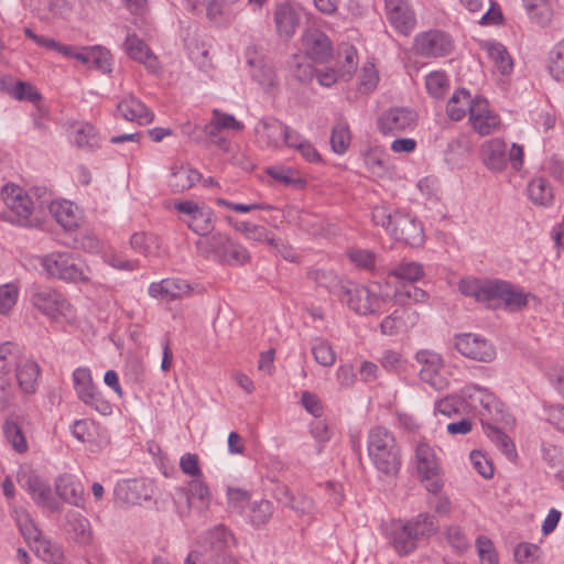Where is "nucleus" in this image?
<instances>
[{"label": "nucleus", "instance_id": "nucleus-43", "mask_svg": "<svg viewBox=\"0 0 564 564\" xmlns=\"http://www.w3.org/2000/svg\"><path fill=\"white\" fill-rule=\"evenodd\" d=\"M73 381L77 395L82 401L91 398V394L97 392L88 368L79 367L75 369L73 372Z\"/></svg>", "mask_w": 564, "mask_h": 564}, {"label": "nucleus", "instance_id": "nucleus-39", "mask_svg": "<svg viewBox=\"0 0 564 564\" xmlns=\"http://www.w3.org/2000/svg\"><path fill=\"white\" fill-rule=\"evenodd\" d=\"M528 195L535 205L540 206H549L553 200L552 188L543 177H535L529 183Z\"/></svg>", "mask_w": 564, "mask_h": 564}, {"label": "nucleus", "instance_id": "nucleus-27", "mask_svg": "<svg viewBox=\"0 0 564 564\" xmlns=\"http://www.w3.org/2000/svg\"><path fill=\"white\" fill-rule=\"evenodd\" d=\"M475 105V98H471L468 90L465 88L457 89L449 98L446 111L452 120H462L467 111L470 113V108Z\"/></svg>", "mask_w": 564, "mask_h": 564}, {"label": "nucleus", "instance_id": "nucleus-45", "mask_svg": "<svg viewBox=\"0 0 564 564\" xmlns=\"http://www.w3.org/2000/svg\"><path fill=\"white\" fill-rule=\"evenodd\" d=\"M288 66L293 76L301 83H308L313 79L315 70L305 56L294 54L288 61Z\"/></svg>", "mask_w": 564, "mask_h": 564}, {"label": "nucleus", "instance_id": "nucleus-37", "mask_svg": "<svg viewBox=\"0 0 564 564\" xmlns=\"http://www.w3.org/2000/svg\"><path fill=\"white\" fill-rule=\"evenodd\" d=\"M417 539L413 535L411 529H408L406 523L391 533V542L394 550L400 555H406L416 547Z\"/></svg>", "mask_w": 564, "mask_h": 564}, {"label": "nucleus", "instance_id": "nucleus-15", "mask_svg": "<svg viewBox=\"0 0 564 564\" xmlns=\"http://www.w3.org/2000/svg\"><path fill=\"white\" fill-rule=\"evenodd\" d=\"M22 486L31 495L32 499L42 507L56 511L59 503L52 496L50 486L37 475L33 473L25 474L22 479Z\"/></svg>", "mask_w": 564, "mask_h": 564}, {"label": "nucleus", "instance_id": "nucleus-38", "mask_svg": "<svg viewBox=\"0 0 564 564\" xmlns=\"http://www.w3.org/2000/svg\"><path fill=\"white\" fill-rule=\"evenodd\" d=\"M530 19L540 26H546L552 18L549 0H522Z\"/></svg>", "mask_w": 564, "mask_h": 564}, {"label": "nucleus", "instance_id": "nucleus-48", "mask_svg": "<svg viewBox=\"0 0 564 564\" xmlns=\"http://www.w3.org/2000/svg\"><path fill=\"white\" fill-rule=\"evenodd\" d=\"M273 514V506L269 500L254 501L250 506V523L259 529L265 525Z\"/></svg>", "mask_w": 564, "mask_h": 564}, {"label": "nucleus", "instance_id": "nucleus-49", "mask_svg": "<svg viewBox=\"0 0 564 564\" xmlns=\"http://www.w3.org/2000/svg\"><path fill=\"white\" fill-rule=\"evenodd\" d=\"M547 69L555 80L564 82V39L551 50Z\"/></svg>", "mask_w": 564, "mask_h": 564}, {"label": "nucleus", "instance_id": "nucleus-41", "mask_svg": "<svg viewBox=\"0 0 564 564\" xmlns=\"http://www.w3.org/2000/svg\"><path fill=\"white\" fill-rule=\"evenodd\" d=\"M405 316L409 317V311L405 307L394 310L386 316L380 323V332L382 335L394 336L402 329L406 328Z\"/></svg>", "mask_w": 564, "mask_h": 564}, {"label": "nucleus", "instance_id": "nucleus-52", "mask_svg": "<svg viewBox=\"0 0 564 564\" xmlns=\"http://www.w3.org/2000/svg\"><path fill=\"white\" fill-rule=\"evenodd\" d=\"M228 221L230 225L239 232L243 234L248 239L254 241H268V230L265 227L260 225H254L248 221H232L229 217Z\"/></svg>", "mask_w": 564, "mask_h": 564}, {"label": "nucleus", "instance_id": "nucleus-1", "mask_svg": "<svg viewBox=\"0 0 564 564\" xmlns=\"http://www.w3.org/2000/svg\"><path fill=\"white\" fill-rule=\"evenodd\" d=\"M458 290L487 308H506L510 312L525 308L529 296H532L511 282L500 279H462Z\"/></svg>", "mask_w": 564, "mask_h": 564}, {"label": "nucleus", "instance_id": "nucleus-29", "mask_svg": "<svg viewBox=\"0 0 564 564\" xmlns=\"http://www.w3.org/2000/svg\"><path fill=\"white\" fill-rule=\"evenodd\" d=\"M202 177V174L193 169L185 166L172 167L170 186L173 192L182 193L189 189Z\"/></svg>", "mask_w": 564, "mask_h": 564}, {"label": "nucleus", "instance_id": "nucleus-13", "mask_svg": "<svg viewBox=\"0 0 564 564\" xmlns=\"http://www.w3.org/2000/svg\"><path fill=\"white\" fill-rule=\"evenodd\" d=\"M302 46L305 57L315 63H326L333 56V44L321 30L307 29L302 35Z\"/></svg>", "mask_w": 564, "mask_h": 564}, {"label": "nucleus", "instance_id": "nucleus-9", "mask_svg": "<svg viewBox=\"0 0 564 564\" xmlns=\"http://www.w3.org/2000/svg\"><path fill=\"white\" fill-rule=\"evenodd\" d=\"M419 116L406 107H392L378 119V129L383 134H398L416 127Z\"/></svg>", "mask_w": 564, "mask_h": 564}, {"label": "nucleus", "instance_id": "nucleus-11", "mask_svg": "<svg viewBox=\"0 0 564 564\" xmlns=\"http://www.w3.org/2000/svg\"><path fill=\"white\" fill-rule=\"evenodd\" d=\"M415 50L425 57H441L453 51V41L442 31H427L415 37Z\"/></svg>", "mask_w": 564, "mask_h": 564}, {"label": "nucleus", "instance_id": "nucleus-19", "mask_svg": "<svg viewBox=\"0 0 564 564\" xmlns=\"http://www.w3.org/2000/svg\"><path fill=\"white\" fill-rule=\"evenodd\" d=\"M123 46L127 54L132 59L142 63L152 74H156L160 70V64L156 56L135 34L128 35Z\"/></svg>", "mask_w": 564, "mask_h": 564}, {"label": "nucleus", "instance_id": "nucleus-10", "mask_svg": "<svg viewBox=\"0 0 564 564\" xmlns=\"http://www.w3.org/2000/svg\"><path fill=\"white\" fill-rule=\"evenodd\" d=\"M455 347L463 356L481 362H490L496 357L494 345L471 333L456 335Z\"/></svg>", "mask_w": 564, "mask_h": 564}, {"label": "nucleus", "instance_id": "nucleus-54", "mask_svg": "<svg viewBox=\"0 0 564 564\" xmlns=\"http://www.w3.org/2000/svg\"><path fill=\"white\" fill-rule=\"evenodd\" d=\"M350 144V131L346 123H337L333 127L330 145L334 152L343 154Z\"/></svg>", "mask_w": 564, "mask_h": 564}, {"label": "nucleus", "instance_id": "nucleus-34", "mask_svg": "<svg viewBox=\"0 0 564 564\" xmlns=\"http://www.w3.org/2000/svg\"><path fill=\"white\" fill-rule=\"evenodd\" d=\"M484 47L502 75H507L512 72L513 62L505 45L498 42H486Z\"/></svg>", "mask_w": 564, "mask_h": 564}, {"label": "nucleus", "instance_id": "nucleus-30", "mask_svg": "<svg viewBox=\"0 0 564 564\" xmlns=\"http://www.w3.org/2000/svg\"><path fill=\"white\" fill-rule=\"evenodd\" d=\"M310 278L319 286L326 289L335 296L343 297V293H347L346 284L333 271L314 270L310 272Z\"/></svg>", "mask_w": 564, "mask_h": 564}, {"label": "nucleus", "instance_id": "nucleus-28", "mask_svg": "<svg viewBox=\"0 0 564 564\" xmlns=\"http://www.w3.org/2000/svg\"><path fill=\"white\" fill-rule=\"evenodd\" d=\"M416 361L422 366L420 369V378L434 384V377L442 367V358L438 354L431 350H420L415 355Z\"/></svg>", "mask_w": 564, "mask_h": 564}, {"label": "nucleus", "instance_id": "nucleus-3", "mask_svg": "<svg viewBox=\"0 0 564 564\" xmlns=\"http://www.w3.org/2000/svg\"><path fill=\"white\" fill-rule=\"evenodd\" d=\"M368 456L375 468L382 475L395 477L402 465L401 448L391 431L375 426L368 432Z\"/></svg>", "mask_w": 564, "mask_h": 564}, {"label": "nucleus", "instance_id": "nucleus-17", "mask_svg": "<svg viewBox=\"0 0 564 564\" xmlns=\"http://www.w3.org/2000/svg\"><path fill=\"white\" fill-rule=\"evenodd\" d=\"M469 120L473 128L480 135H488L500 123L497 115L488 109V102L482 97H475V105L470 108Z\"/></svg>", "mask_w": 564, "mask_h": 564}, {"label": "nucleus", "instance_id": "nucleus-6", "mask_svg": "<svg viewBox=\"0 0 564 564\" xmlns=\"http://www.w3.org/2000/svg\"><path fill=\"white\" fill-rule=\"evenodd\" d=\"M29 296L32 305L36 310L53 318L58 315H64L69 307L67 300L56 289L50 285L32 284L29 290Z\"/></svg>", "mask_w": 564, "mask_h": 564}, {"label": "nucleus", "instance_id": "nucleus-23", "mask_svg": "<svg viewBox=\"0 0 564 564\" xmlns=\"http://www.w3.org/2000/svg\"><path fill=\"white\" fill-rule=\"evenodd\" d=\"M482 160L485 165L495 172L503 171L507 166V144L500 139H492L482 145Z\"/></svg>", "mask_w": 564, "mask_h": 564}, {"label": "nucleus", "instance_id": "nucleus-63", "mask_svg": "<svg viewBox=\"0 0 564 564\" xmlns=\"http://www.w3.org/2000/svg\"><path fill=\"white\" fill-rule=\"evenodd\" d=\"M470 462L478 474L485 479H490L494 476V467L480 451H473L470 453Z\"/></svg>", "mask_w": 564, "mask_h": 564}, {"label": "nucleus", "instance_id": "nucleus-51", "mask_svg": "<svg viewBox=\"0 0 564 564\" xmlns=\"http://www.w3.org/2000/svg\"><path fill=\"white\" fill-rule=\"evenodd\" d=\"M74 142L78 148L94 149L99 147V137L96 128L88 122L83 123L76 130Z\"/></svg>", "mask_w": 564, "mask_h": 564}, {"label": "nucleus", "instance_id": "nucleus-58", "mask_svg": "<svg viewBox=\"0 0 564 564\" xmlns=\"http://www.w3.org/2000/svg\"><path fill=\"white\" fill-rule=\"evenodd\" d=\"M22 356L18 346L11 341H6L0 345V372H9L10 365L15 364L17 359Z\"/></svg>", "mask_w": 564, "mask_h": 564}, {"label": "nucleus", "instance_id": "nucleus-24", "mask_svg": "<svg viewBox=\"0 0 564 564\" xmlns=\"http://www.w3.org/2000/svg\"><path fill=\"white\" fill-rule=\"evenodd\" d=\"M300 14L290 4H281L275 9L274 22L281 37L291 39L300 25Z\"/></svg>", "mask_w": 564, "mask_h": 564}, {"label": "nucleus", "instance_id": "nucleus-40", "mask_svg": "<svg viewBox=\"0 0 564 564\" xmlns=\"http://www.w3.org/2000/svg\"><path fill=\"white\" fill-rule=\"evenodd\" d=\"M32 550L42 561L48 564H61L64 560L61 546L45 538L37 540L36 545H32Z\"/></svg>", "mask_w": 564, "mask_h": 564}, {"label": "nucleus", "instance_id": "nucleus-47", "mask_svg": "<svg viewBox=\"0 0 564 564\" xmlns=\"http://www.w3.org/2000/svg\"><path fill=\"white\" fill-rule=\"evenodd\" d=\"M3 434L7 441L18 453H24L28 449V443L22 427L13 420H7L3 424Z\"/></svg>", "mask_w": 564, "mask_h": 564}, {"label": "nucleus", "instance_id": "nucleus-35", "mask_svg": "<svg viewBox=\"0 0 564 564\" xmlns=\"http://www.w3.org/2000/svg\"><path fill=\"white\" fill-rule=\"evenodd\" d=\"M484 427L488 437L506 455V457L509 460H516L518 455L513 441L505 432L491 424H486Z\"/></svg>", "mask_w": 564, "mask_h": 564}, {"label": "nucleus", "instance_id": "nucleus-18", "mask_svg": "<svg viewBox=\"0 0 564 564\" xmlns=\"http://www.w3.org/2000/svg\"><path fill=\"white\" fill-rule=\"evenodd\" d=\"M40 375L41 367L34 359L23 355L17 359L15 377L20 389L25 394L35 393Z\"/></svg>", "mask_w": 564, "mask_h": 564}, {"label": "nucleus", "instance_id": "nucleus-33", "mask_svg": "<svg viewBox=\"0 0 564 564\" xmlns=\"http://www.w3.org/2000/svg\"><path fill=\"white\" fill-rule=\"evenodd\" d=\"M251 260L249 251L239 242L229 238L218 263L228 265H245Z\"/></svg>", "mask_w": 564, "mask_h": 564}, {"label": "nucleus", "instance_id": "nucleus-32", "mask_svg": "<svg viewBox=\"0 0 564 564\" xmlns=\"http://www.w3.org/2000/svg\"><path fill=\"white\" fill-rule=\"evenodd\" d=\"M286 127L274 118L261 119L256 126V132L258 134L263 133L269 147H278L280 141L283 140Z\"/></svg>", "mask_w": 564, "mask_h": 564}, {"label": "nucleus", "instance_id": "nucleus-5", "mask_svg": "<svg viewBox=\"0 0 564 564\" xmlns=\"http://www.w3.org/2000/svg\"><path fill=\"white\" fill-rule=\"evenodd\" d=\"M1 195L7 209L1 212L0 218L14 225L31 227L33 225L31 220L33 203L23 193V189L18 185L7 184L2 188Z\"/></svg>", "mask_w": 564, "mask_h": 564}, {"label": "nucleus", "instance_id": "nucleus-7", "mask_svg": "<svg viewBox=\"0 0 564 564\" xmlns=\"http://www.w3.org/2000/svg\"><path fill=\"white\" fill-rule=\"evenodd\" d=\"M417 473L425 489L431 494H440L444 487L435 454L427 444H419L415 451Z\"/></svg>", "mask_w": 564, "mask_h": 564}, {"label": "nucleus", "instance_id": "nucleus-31", "mask_svg": "<svg viewBox=\"0 0 564 564\" xmlns=\"http://www.w3.org/2000/svg\"><path fill=\"white\" fill-rule=\"evenodd\" d=\"M7 95L19 101H30L36 106L42 100V95L33 84L23 80H15L12 76Z\"/></svg>", "mask_w": 564, "mask_h": 564}, {"label": "nucleus", "instance_id": "nucleus-36", "mask_svg": "<svg viewBox=\"0 0 564 564\" xmlns=\"http://www.w3.org/2000/svg\"><path fill=\"white\" fill-rule=\"evenodd\" d=\"M408 529H411L413 535L419 540L421 536H430L438 529V522L435 516L430 513H420L406 522Z\"/></svg>", "mask_w": 564, "mask_h": 564}, {"label": "nucleus", "instance_id": "nucleus-46", "mask_svg": "<svg viewBox=\"0 0 564 564\" xmlns=\"http://www.w3.org/2000/svg\"><path fill=\"white\" fill-rule=\"evenodd\" d=\"M213 217L212 209L199 208L188 221V228L204 238L214 229Z\"/></svg>", "mask_w": 564, "mask_h": 564}, {"label": "nucleus", "instance_id": "nucleus-57", "mask_svg": "<svg viewBox=\"0 0 564 564\" xmlns=\"http://www.w3.org/2000/svg\"><path fill=\"white\" fill-rule=\"evenodd\" d=\"M464 403H466V401L463 399V395H449L436 402L435 410L438 413L451 417L452 415L460 413Z\"/></svg>", "mask_w": 564, "mask_h": 564}, {"label": "nucleus", "instance_id": "nucleus-14", "mask_svg": "<svg viewBox=\"0 0 564 564\" xmlns=\"http://www.w3.org/2000/svg\"><path fill=\"white\" fill-rule=\"evenodd\" d=\"M116 498L129 505H140L151 499L152 487L145 479H129L118 482L115 488Z\"/></svg>", "mask_w": 564, "mask_h": 564}, {"label": "nucleus", "instance_id": "nucleus-22", "mask_svg": "<svg viewBox=\"0 0 564 564\" xmlns=\"http://www.w3.org/2000/svg\"><path fill=\"white\" fill-rule=\"evenodd\" d=\"M56 494L66 502L76 507L84 502V487L69 474L61 475L55 481Z\"/></svg>", "mask_w": 564, "mask_h": 564}, {"label": "nucleus", "instance_id": "nucleus-42", "mask_svg": "<svg viewBox=\"0 0 564 564\" xmlns=\"http://www.w3.org/2000/svg\"><path fill=\"white\" fill-rule=\"evenodd\" d=\"M217 129H232L240 131L243 129V124L236 120L232 115L224 113L218 109L213 110V119L204 128L206 134L215 135Z\"/></svg>", "mask_w": 564, "mask_h": 564}, {"label": "nucleus", "instance_id": "nucleus-26", "mask_svg": "<svg viewBox=\"0 0 564 564\" xmlns=\"http://www.w3.org/2000/svg\"><path fill=\"white\" fill-rule=\"evenodd\" d=\"M229 238V236L220 232H216L210 236L208 235L196 241L197 251L204 258L213 259L214 261L218 262Z\"/></svg>", "mask_w": 564, "mask_h": 564}, {"label": "nucleus", "instance_id": "nucleus-4", "mask_svg": "<svg viewBox=\"0 0 564 564\" xmlns=\"http://www.w3.org/2000/svg\"><path fill=\"white\" fill-rule=\"evenodd\" d=\"M41 263L45 272L52 278L70 283H86L89 281V269L78 253L52 252L43 257Z\"/></svg>", "mask_w": 564, "mask_h": 564}, {"label": "nucleus", "instance_id": "nucleus-56", "mask_svg": "<svg viewBox=\"0 0 564 564\" xmlns=\"http://www.w3.org/2000/svg\"><path fill=\"white\" fill-rule=\"evenodd\" d=\"M130 245L135 251L144 256L153 253V250L159 248L158 239L145 232L133 234L130 239Z\"/></svg>", "mask_w": 564, "mask_h": 564}, {"label": "nucleus", "instance_id": "nucleus-44", "mask_svg": "<svg viewBox=\"0 0 564 564\" xmlns=\"http://www.w3.org/2000/svg\"><path fill=\"white\" fill-rule=\"evenodd\" d=\"M390 275L409 283L419 281L423 275V267L415 261H401L390 271Z\"/></svg>", "mask_w": 564, "mask_h": 564}, {"label": "nucleus", "instance_id": "nucleus-16", "mask_svg": "<svg viewBox=\"0 0 564 564\" xmlns=\"http://www.w3.org/2000/svg\"><path fill=\"white\" fill-rule=\"evenodd\" d=\"M463 399L470 406L477 409L480 405L486 414L492 415L494 413L500 414L502 412V404L497 398L487 389L471 384L462 389ZM485 415V413H481Z\"/></svg>", "mask_w": 564, "mask_h": 564}, {"label": "nucleus", "instance_id": "nucleus-21", "mask_svg": "<svg viewBox=\"0 0 564 564\" xmlns=\"http://www.w3.org/2000/svg\"><path fill=\"white\" fill-rule=\"evenodd\" d=\"M118 113L128 121H135L141 126L149 124L154 119V113L138 98L129 96L117 106Z\"/></svg>", "mask_w": 564, "mask_h": 564}, {"label": "nucleus", "instance_id": "nucleus-2", "mask_svg": "<svg viewBox=\"0 0 564 564\" xmlns=\"http://www.w3.org/2000/svg\"><path fill=\"white\" fill-rule=\"evenodd\" d=\"M371 218L375 225L381 226L397 241L416 248L423 245L425 235L422 223L412 214L387 206L372 208Z\"/></svg>", "mask_w": 564, "mask_h": 564}, {"label": "nucleus", "instance_id": "nucleus-55", "mask_svg": "<svg viewBox=\"0 0 564 564\" xmlns=\"http://www.w3.org/2000/svg\"><path fill=\"white\" fill-rule=\"evenodd\" d=\"M349 260L358 268L371 271L376 267V254L373 251L360 248H350L347 251Z\"/></svg>", "mask_w": 564, "mask_h": 564}, {"label": "nucleus", "instance_id": "nucleus-12", "mask_svg": "<svg viewBox=\"0 0 564 564\" xmlns=\"http://www.w3.org/2000/svg\"><path fill=\"white\" fill-rule=\"evenodd\" d=\"M386 14L394 30L409 35L415 29L416 18L408 0H384Z\"/></svg>", "mask_w": 564, "mask_h": 564}, {"label": "nucleus", "instance_id": "nucleus-20", "mask_svg": "<svg viewBox=\"0 0 564 564\" xmlns=\"http://www.w3.org/2000/svg\"><path fill=\"white\" fill-rule=\"evenodd\" d=\"M275 498L301 517L311 516L315 509L314 500L311 497L303 492H292L286 486L275 489Z\"/></svg>", "mask_w": 564, "mask_h": 564}, {"label": "nucleus", "instance_id": "nucleus-50", "mask_svg": "<svg viewBox=\"0 0 564 564\" xmlns=\"http://www.w3.org/2000/svg\"><path fill=\"white\" fill-rule=\"evenodd\" d=\"M231 534L224 525H217L208 530L204 535V544L214 551H221L229 545Z\"/></svg>", "mask_w": 564, "mask_h": 564}, {"label": "nucleus", "instance_id": "nucleus-64", "mask_svg": "<svg viewBox=\"0 0 564 564\" xmlns=\"http://www.w3.org/2000/svg\"><path fill=\"white\" fill-rule=\"evenodd\" d=\"M540 547L536 544L522 542L519 543L513 552L514 560L518 563L533 562L538 557Z\"/></svg>", "mask_w": 564, "mask_h": 564}, {"label": "nucleus", "instance_id": "nucleus-60", "mask_svg": "<svg viewBox=\"0 0 564 564\" xmlns=\"http://www.w3.org/2000/svg\"><path fill=\"white\" fill-rule=\"evenodd\" d=\"M446 540L457 553H464L469 547V541L462 529L457 525H451L446 530Z\"/></svg>", "mask_w": 564, "mask_h": 564}, {"label": "nucleus", "instance_id": "nucleus-61", "mask_svg": "<svg viewBox=\"0 0 564 564\" xmlns=\"http://www.w3.org/2000/svg\"><path fill=\"white\" fill-rule=\"evenodd\" d=\"M476 546L482 564H498V556L494 543L486 536H478Z\"/></svg>", "mask_w": 564, "mask_h": 564}, {"label": "nucleus", "instance_id": "nucleus-59", "mask_svg": "<svg viewBox=\"0 0 564 564\" xmlns=\"http://www.w3.org/2000/svg\"><path fill=\"white\" fill-rule=\"evenodd\" d=\"M425 85L431 96L440 98L445 94L448 80L444 73L435 72L426 77Z\"/></svg>", "mask_w": 564, "mask_h": 564}, {"label": "nucleus", "instance_id": "nucleus-53", "mask_svg": "<svg viewBox=\"0 0 564 564\" xmlns=\"http://www.w3.org/2000/svg\"><path fill=\"white\" fill-rule=\"evenodd\" d=\"M312 354L317 364L330 367L336 361V354L332 345L324 339H316L312 346Z\"/></svg>", "mask_w": 564, "mask_h": 564}, {"label": "nucleus", "instance_id": "nucleus-25", "mask_svg": "<svg viewBox=\"0 0 564 564\" xmlns=\"http://www.w3.org/2000/svg\"><path fill=\"white\" fill-rule=\"evenodd\" d=\"M48 208L55 220L66 230H73L79 226L77 207L72 202L54 200L50 203Z\"/></svg>", "mask_w": 564, "mask_h": 564}, {"label": "nucleus", "instance_id": "nucleus-8", "mask_svg": "<svg viewBox=\"0 0 564 564\" xmlns=\"http://www.w3.org/2000/svg\"><path fill=\"white\" fill-rule=\"evenodd\" d=\"M346 291L347 293H343V297L339 299L360 315L377 314L381 310L382 303H384V300L362 285L348 282Z\"/></svg>", "mask_w": 564, "mask_h": 564}, {"label": "nucleus", "instance_id": "nucleus-62", "mask_svg": "<svg viewBox=\"0 0 564 564\" xmlns=\"http://www.w3.org/2000/svg\"><path fill=\"white\" fill-rule=\"evenodd\" d=\"M394 296L399 302H403L404 299H409L415 303H422L427 300L429 294L426 291L410 283L397 289Z\"/></svg>", "mask_w": 564, "mask_h": 564}]
</instances>
